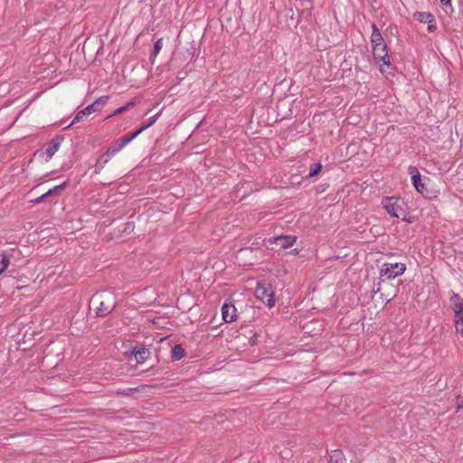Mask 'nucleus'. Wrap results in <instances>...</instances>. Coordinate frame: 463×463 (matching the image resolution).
Wrapping results in <instances>:
<instances>
[{
	"label": "nucleus",
	"instance_id": "nucleus-21",
	"mask_svg": "<svg viewBox=\"0 0 463 463\" xmlns=\"http://www.w3.org/2000/svg\"><path fill=\"white\" fill-rule=\"evenodd\" d=\"M135 105V101H129L126 105L118 108L112 114V116H118L128 110L129 108Z\"/></svg>",
	"mask_w": 463,
	"mask_h": 463
},
{
	"label": "nucleus",
	"instance_id": "nucleus-26",
	"mask_svg": "<svg viewBox=\"0 0 463 463\" xmlns=\"http://www.w3.org/2000/svg\"><path fill=\"white\" fill-rule=\"evenodd\" d=\"M68 184V181H65L63 182L62 184H59V185H56L54 186L53 188L55 189V191L57 192L58 190H61V189H64Z\"/></svg>",
	"mask_w": 463,
	"mask_h": 463
},
{
	"label": "nucleus",
	"instance_id": "nucleus-3",
	"mask_svg": "<svg viewBox=\"0 0 463 463\" xmlns=\"http://www.w3.org/2000/svg\"><path fill=\"white\" fill-rule=\"evenodd\" d=\"M406 270V265L402 262H386L383 263L380 269L381 278L386 279H393L402 275Z\"/></svg>",
	"mask_w": 463,
	"mask_h": 463
},
{
	"label": "nucleus",
	"instance_id": "nucleus-8",
	"mask_svg": "<svg viewBox=\"0 0 463 463\" xmlns=\"http://www.w3.org/2000/svg\"><path fill=\"white\" fill-rule=\"evenodd\" d=\"M263 241L269 244L279 242L281 249H288L297 242V236L279 235L264 239Z\"/></svg>",
	"mask_w": 463,
	"mask_h": 463
},
{
	"label": "nucleus",
	"instance_id": "nucleus-28",
	"mask_svg": "<svg viewBox=\"0 0 463 463\" xmlns=\"http://www.w3.org/2000/svg\"><path fill=\"white\" fill-rule=\"evenodd\" d=\"M55 192H56V191H55V189H54V188H52V189L48 190L46 193H44L43 195L44 197H47V196H49V195L53 194Z\"/></svg>",
	"mask_w": 463,
	"mask_h": 463
},
{
	"label": "nucleus",
	"instance_id": "nucleus-11",
	"mask_svg": "<svg viewBox=\"0 0 463 463\" xmlns=\"http://www.w3.org/2000/svg\"><path fill=\"white\" fill-rule=\"evenodd\" d=\"M222 319L226 323H232L236 320L237 309L232 303L225 302L222 307Z\"/></svg>",
	"mask_w": 463,
	"mask_h": 463
},
{
	"label": "nucleus",
	"instance_id": "nucleus-14",
	"mask_svg": "<svg viewBox=\"0 0 463 463\" xmlns=\"http://www.w3.org/2000/svg\"><path fill=\"white\" fill-rule=\"evenodd\" d=\"M330 463H347L344 453L340 449H334L329 454Z\"/></svg>",
	"mask_w": 463,
	"mask_h": 463
},
{
	"label": "nucleus",
	"instance_id": "nucleus-32",
	"mask_svg": "<svg viewBox=\"0 0 463 463\" xmlns=\"http://www.w3.org/2000/svg\"><path fill=\"white\" fill-rule=\"evenodd\" d=\"M4 271H5V270H4V269H1V268H0V275H1Z\"/></svg>",
	"mask_w": 463,
	"mask_h": 463
},
{
	"label": "nucleus",
	"instance_id": "nucleus-5",
	"mask_svg": "<svg viewBox=\"0 0 463 463\" xmlns=\"http://www.w3.org/2000/svg\"><path fill=\"white\" fill-rule=\"evenodd\" d=\"M382 204L385 211L393 218H401L405 213L398 198L385 197L383 199Z\"/></svg>",
	"mask_w": 463,
	"mask_h": 463
},
{
	"label": "nucleus",
	"instance_id": "nucleus-2",
	"mask_svg": "<svg viewBox=\"0 0 463 463\" xmlns=\"http://www.w3.org/2000/svg\"><path fill=\"white\" fill-rule=\"evenodd\" d=\"M108 100H109V96H106V95L96 99V100L93 103L88 105L86 108L80 110L76 114V116L74 117V118L71 122V124L68 125L65 128L67 129V128H71L72 125H74L75 123L81 121L84 117H87L94 112L101 110Z\"/></svg>",
	"mask_w": 463,
	"mask_h": 463
},
{
	"label": "nucleus",
	"instance_id": "nucleus-10",
	"mask_svg": "<svg viewBox=\"0 0 463 463\" xmlns=\"http://www.w3.org/2000/svg\"><path fill=\"white\" fill-rule=\"evenodd\" d=\"M62 141L63 137L56 136L46 145L43 152V154L46 156V161L50 160L53 156V155L58 151Z\"/></svg>",
	"mask_w": 463,
	"mask_h": 463
},
{
	"label": "nucleus",
	"instance_id": "nucleus-25",
	"mask_svg": "<svg viewBox=\"0 0 463 463\" xmlns=\"http://www.w3.org/2000/svg\"><path fill=\"white\" fill-rule=\"evenodd\" d=\"M137 391V388H126V389L118 390L117 392L124 394V395H129Z\"/></svg>",
	"mask_w": 463,
	"mask_h": 463
},
{
	"label": "nucleus",
	"instance_id": "nucleus-17",
	"mask_svg": "<svg viewBox=\"0 0 463 463\" xmlns=\"http://www.w3.org/2000/svg\"><path fill=\"white\" fill-rule=\"evenodd\" d=\"M135 359L137 363H144L149 356L148 349L142 347L134 352Z\"/></svg>",
	"mask_w": 463,
	"mask_h": 463
},
{
	"label": "nucleus",
	"instance_id": "nucleus-7",
	"mask_svg": "<svg viewBox=\"0 0 463 463\" xmlns=\"http://www.w3.org/2000/svg\"><path fill=\"white\" fill-rule=\"evenodd\" d=\"M410 173L411 174V182L414 188L423 196L431 197V192L426 188V184L422 181L420 172L414 166H410Z\"/></svg>",
	"mask_w": 463,
	"mask_h": 463
},
{
	"label": "nucleus",
	"instance_id": "nucleus-1",
	"mask_svg": "<svg viewBox=\"0 0 463 463\" xmlns=\"http://www.w3.org/2000/svg\"><path fill=\"white\" fill-rule=\"evenodd\" d=\"M93 299L99 301V307L96 310V316L99 317H104L109 314L116 307V297L113 293L109 291H102L96 294Z\"/></svg>",
	"mask_w": 463,
	"mask_h": 463
},
{
	"label": "nucleus",
	"instance_id": "nucleus-19",
	"mask_svg": "<svg viewBox=\"0 0 463 463\" xmlns=\"http://www.w3.org/2000/svg\"><path fill=\"white\" fill-rule=\"evenodd\" d=\"M162 47H163V40L162 39H158L155 43V44H154L153 52H152L151 57H150L152 61H154L155 58L157 56V54L161 51Z\"/></svg>",
	"mask_w": 463,
	"mask_h": 463
},
{
	"label": "nucleus",
	"instance_id": "nucleus-15",
	"mask_svg": "<svg viewBox=\"0 0 463 463\" xmlns=\"http://www.w3.org/2000/svg\"><path fill=\"white\" fill-rule=\"evenodd\" d=\"M185 356V351L181 345H175L171 350V358L173 361H179Z\"/></svg>",
	"mask_w": 463,
	"mask_h": 463
},
{
	"label": "nucleus",
	"instance_id": "nucleus-31",
	"mask_svg": "<svg viewBox=\"0 0 463 463\" xmlns=\"http://www.w3.org/2000/svg\"><path fill=\"white\" fill-rule=\"evenodd\" d=\"M440 2H441L443 5H449V4H450V0H440Z\"/></svg>",
	"mask_w": 463,
	"mask_h": 463
},
{
	"label": "nucleus",
	"instance_id": "nucleus-24",
	"mask_svg": "<svg viewBox=\"0 0 463 463\" xmlns=\"http://www.w3.org/2000/svg\"><path fill=\"white\" fill-rule=\"evenodd\" d=\"M110 158H108L105 155L99 158L97 162V165L99 169H102L105 165L109 161Z\"/></svg>",
	"mask_w": 463,
	"mask_h": 463
},
{
	"label": "nucleus",
	"instance_id": "nucleus-27",
	"mask_svg": "<svg viewBox=\"0 0 463 463\" xmlns=\"http://www.w3.org/2000/svg\"><path fill=\"white\" fill-rule=\"evenodd\" d=\"M45 197L42 194L41 196L32 200L31 202L33 203H40L43 201Z\"/></svg>",
	"mask_w": 463,
	"mask_h": 463
},
{
	"label": "nucleus",
	"instance_id": "nucleus-18",
	"mask_svg": "<svg viewBox=\"0 0 463 463\" xmlns=\"http://www.w3.org/2000/svg\"><path fill=\"white\" fill-rule=\"evenodd\" d=\"M455 328L463 336V313L455 316Z\"/></svg>",
	"mask_w": 463,
	"mask_h": 463
},
{
	"label": "nucleus",
	"instance_id": "nucleus-4",
	"mask_svg": "<svg viewBox=\"0 0 463 463\" xmlns=\"http://www.w3.org/2000/svg\"><path fill=\"white\" fill-rule=\"evenodd\" d=\"M256 296L268 307L271 308L275 306L274 293L269 284L258 282L256 287Z\"/></svg>",
	"mask_w": 463,
	"mask_h": 463
},
{
	"label": "nucleus",
	"instance_id": "nucleus-12",
	"mask_svg": "<svg viewBox=\"0 0 463 463\" xmlns=\"http://www.w3.org/2000/svg\"><path fill=\"white\" fill-rule=\"evenodd\" d=\"M450 302L453 305L454 316L463 313V299L458 294L452 292Z\"/></svg>",
	"mask_w": 463,
	"mask_h": 463
},
{
	"label": "nucleus",
	"instance_id": "nucleus-30",
	"mask_svg": "<svg viewBox=\"0 0 463 463\" xmlns=\"http://www.w3.org/2000/svg\"><path fill=\"white\" fill-rule=\"evenodd\" d=\"M299 252H300V250H298V249H297V248H295V249H293V250H290V254H292V255H294V256L298 255V254H299Z\"/></svg>",
	"mask_w": 463,
	"mask_h": 463
},
{
	"label": "nucleus",
	"instance_id": "nucleus-22",
	"mask_svg": "<svg viewBox=\"0 0 463 463\" xmlns=\"http://www.w3.org/2000/svg\"><path fill=\"white\" fill-rule=\"evenodd\" d=\"M0 264H1L0 268L4 269V270H5L7 269V267L10 264V258L7 254H5V253L1 254Z\"/></svg>",
	"mask_w": 463,
	"mask_h": 463
},
{
	"label": "nucleus",
	"instance_id": "nucleus-6",
	"mask_svg": "<svg viewBox=\"0 0 463 463\" xmlns=\"http://www.w3.org/2000/svg\"><path fill=\"white\" fill-rule=\"evenodd\" d=\"M137 137V133L135 132L124 135L107 149L105 156L108 158H112L116 154L122 150L128 144H129Z\"/></svg>",
	"mask_w": 463,
	"mask_h": 463
},
{
	"label": "nucleus",
	"instance_id": "nucleus-23",
	"mask_svg": "<svg viewBox=\"0 0 463 463\" xmlns=\"http://www.w3.org/2000/svg\"><path fill=\"white\" fill-rule=\"evenodd\" d=\"M419 16L420 17L421 22H426V23H433L434 22L433 15L430 13H419Z\"/></svg>",
	"mask_w": 463,
	"mask_h": 463
},
{
	"label": "nucleus",
	"instance_id": "nucleus-20",
	"mask_svg": "<svg viewBox=\"0 0 463 463\" xmlns=\"http://www.w3.org/2000/svg\"><path fill=\"white\" fill-rule=\"evenodd\" d=\"M322 169V165L320 163H314L310 165V170L308 174V177H313L317 175Z\"/></svg>",
	"mask_w": 463,
	"mask_h": 463
},
{
	"label": "nucleus",
	"instance_id": "nucleus-9",
	"mask_svg": "<svg viewBox=\"0 0 463 463\" xmlns=\"http://www.w3.org/2000/svg\"><path fill=\"white\" fill-rule=\"evenodd\" d=\"M373 58L377 61H382L383 65H386L388 67L391 66V61L388 55L387 46L385 43L380 46L373 47Z\"/></svg>",
	"mask_w": 463,
	"mask_h": 463
},
{
	"label": "nucleus",
	"instance_id": "nucleus-13",
	"mask_svg": "<svg viewBox=\"0 0 463 463\" xmlns=\"http://www.w3.org/2000/svg\"><path fill=\"white\" fill-rule=\"evenodd\" d=\"M371 43L372 47L384 44L382 33L374 24H372Z\"/></svg>",
	"mask_w": 463,
	"mask_h": 463
},
{
	"label": "nucleus",
	"instance_id": "nucleus-29",
	"mask_svg": "<svg viewBox=\"0 0 463 463\" xmlns=\"http://www.w3.org/2000/svg\"><path fill=\"white\" fill-rule=\"evenodd\" d=\"M435 29H436V25L431 24V23H429L428 31L429 32H433Z\"/></svg>",
	"mask_w": 463,
	"mask_h": 463
},
{
	"label": "nucleus",
	"instance_id": "nucleus-16",
	"mask_svg": "<svg viewBox=\"0 0 463 463\" xmlns=\"http://www.w3.org/2000/svg\"><path fill=\"white\" fill-rule=\"evenodd\" d=\"M161 115V112H158L156 114H155L154 116H152L146 124H144L143 126H141L138 129H137L136 131H134L135 133H137V136H138L139 134H141L143 131H145L146 129H147L148 128H150L151 126H153L156 120L158 119V118L160 117Z\"/></svg>",
	"mask_w": 463,
	"mask_h": 463
}]
</instances>
